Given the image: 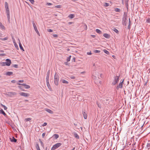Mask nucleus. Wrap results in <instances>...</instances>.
<instances>
[{
  "mask_svg": "<svg viewBox=\"0 0 150 150\" xmlns=\"http://www.w3.org/2000/svg\"><path fill=\"white\" fill-rule=\"evenodd\" d=\"M59 81V76L57 73H56L54 76V83L57 86L58 85Z\"/></svg>",
  "mask_w": 150,
  "mask_h": 150,
  "instance_id": "nucleus-1",
  "label": "nucleus"
},
{
  "mask_svg": "<svg viewBox=\"0 0 150 150\" xmlns=\"http://www.w3.org/2000/svg\"><path fill=\"white\" fill-rule=\"evenodd\" d=\"M119 80V76H116L114 77V80L112 83V84L113 85H115L117 84Z\"/></svg>",
  "mask_w": 150,
  "mask_h": 150,
  "instance_id": "nucleus-2",
  "label": "nucleus"
},
{
  "mask_svg": "<svg viewBox=\"0 0 150 150\" xmlns=\"http://www.w3.org/2000/svg\"><path fill=\"white\" fill-rule=\"evenodd\" d=\"M62 145V144L60 143H57L54 144L52 148L51 149L54 150L58 148Z\"/></svg>",
  "mask_w": 150,
  "mask_h": 150,
  "instance_id": "nucleus-3",
  "label": "nucleus"
},
{
  "mask_svg": "<svg viewBox=\"0 0 150 150\" xmlns=\"http://www.w3.org/2000/svg\"><path fill=\"white\" fill-rule=\"evenodd\" d=\"M123 81L124 80L122 81L121 80V81L119 84L117 86L116 88L118 90L119 88H122Z\"/></svg>",
  "mask_w": 150,
  "mask_h": 150,
  "instance_id": "nucleus-4",
  "label": "nucleus"
},
{
  "mask_svg": "<svg viewBox=\"0 0 150 150\" xmlns=\"http://www.w3.org/2000/svg\"><path fill=\"white\" fill-rule=\"evenodd\" d=\"M33 27L34 28L35 31H36V32L37 34H38L39 36H40V34L39 33L37 29L36 26L35 25V23L34 22H33Z\"/></svg>",
  "mask_w": 150,
  "mask_h": 150,
  "instance_id": "nucleus-5",
  "label": "nucleus"
},
{
  "mask_svg": "<svg viewBox=\"0 0 150 150\" xmlns=\"http://www.w3.org/2000/svg\"><path fill=\"white\" fill-rule=\"evenodd\" d=\"M19 94L21 96L25 97H28L30 95L29 93L24 92H21L19 93Z\"/></svg>",
  "mask_w": 150,
  "mask_h": 150,
  "instance_id": "nucleus-6",
  "label": "nucleus"
},
{
  "mask_svg": "<svg viewBox=\"0 0 150 150\" xmlns=\"http://www.w3.org/2000/svg\"><path fill=\"white\" fill-rule=\"evenodd\" d=\"M17 84L18 85H21L24 86L26 89H28L30 88V86L29 85H26L25 83L21 84L20 83H18Z\"/></svg>",
  "mask_w": 150,
  "mask_h": 150,
  "instance_id": "nucleus-7",
  "label": "nucleus"
},
{
  "mask_svg": "<svg viewBox=\"0 0 150 150\" xmlns=\"http://www.w3.org/2000/svg\"><path fill=\"white\" fill-rule=\"evenodd\" d=\"M5 7L6 12L9 11L8 4L7 2L5 3Z\"/></svg>",
  "mask_w": 150,
  "mask_h": 150,
  "instance_id": "nucleus-8",
  "label": "nucleus"
},
{
  "mask_svg": "<svg viewBox=\"0 0 150 150\" xmlns=\"http://www.w3.org/2000/svg\"><path fill=\"white\" fill-rule=\"evenodd\" d=\"M17 94V93L15 92H10L8 93V95L10 97H12L14 96H15Z\"/></svg>",
  "mask_w": 150,
  "mask_h": 150,
  "instance_id": "nucleus-9",
  "label": "nucleus"
},
{
  "mask_svg": "<svg viewBox=\"0 0 150 150\" xmlns=\"http://www.w3.org/2000/svg\"><path fill=\"white\" fill-rule=\"evenodd\" d=\"M5 62L6 63V66H9L11 63V61L10 59H7L6 60V62Z\"/></svg>",
  "mask_w": 150,
  "mask_h": 150,
  "instance_id": "nucleus-10",
  "label": "nucleus"
},
{
  "mask_svg": "<svg viewBox=\"0 0 150 150\" xmlns=\"http://www.w3.org/2000/svg\"><path fill=\"white\" fill-rule=\"evenodd\" d=\"M18 40L19 41V47H20V49L21 50H22L23 51H24V50L22 45L21 43L20 40L19 39H18Z\"/></svg>",
  "mask_w": 150,
  "mask_h": 150,
  "instance_id": "nucleus-11",
  "label": "nucleus"
},
{
  "mask_svg": "<svg viewBox=\"0 0 150 150\" xmlns=\"http://www.w3.org/2000/svg\"><path fill=\"white\" fill-rule=\"evenodd\" d=\"M45 110L47 112H48V113H49L50 114H52L53 113V111H52V110H50V109H47V108H46L45 109Z\"/></svg>",
  "mask_w": 150,
  "mask_h": 150,
  "instance_id": "nucleus-12",
  "label": "nucleus"
},
{
  "mask_svg": "<svg viewBox=\"0 0 150 150\" xmlns=\"http://www.w3.org/2000/svg\"><path fill=\"white\" fill-rule=\"evenodd\" d=\"M13 74V72L11 71H7L6 73V74L7 76H10Z\"/></svg>",
  "mask_w": 150,
  "mask_h": 150,
  "instance_id": "nucleus-13",
  "label": "nucleus"
},
{
  "mask_svg": "<svg viewBox=\"0 0 150 150\" xmlns=\"http://www.w3.org/2000/svg\"><path fill=\"white\" fill-rule=\"evenodd\" d=\"M11 142H16L17 141V139H15L13 137L12 138H10Z\"/></svg>",
  "mask_w": 150,
  "mask_h": 150,
  "instance_id": "nucleus-14",
  "label": "nucleus"
},
{
  "mask_svg": "<svg viewBox=\"0 0 150 150\" xmlns=\"http://www.w3.org/2000/svg\"><path fill=\"white\" fill-rule=\"evenodd\" d=\"M103 35L105 38H110V35L107 33L104 34Z\"/></svg>",
  "mask_w": 150,
  "mask_h": 150,
  "instance_id": "nucleus-15",
  "label": "nucleus"
},
{
  "mask_svg": "<svg viewBox=\"0 0 150 150\" xmlns=\"http://www.w3.org/2000/svg\"><path fill=\"white\" fill-rule=\"evenodd\" d=\"M83 117L85 119L87 118V115L86 112H83Z\"/></svg>",
  "mask_w": 150,
  "mask_h": 150,
  "instance_id": "nucleus-16",
  "label": "nucleus"
},
{
  "mask_svg": "<svg viewBox=\"0 0 150 150\" xmlns=\"http://www.w3.org/2000/svg\"><path fill=\"white\" fill-rule=\"evenodd\" d=\"M0 28L2 30H4L5 27L2 25V23L0 22Z\"/></svg>",
  "mask_w": 150,
  "mask_h": 150,
  "instance_id": "nucleus-17",
  "label": "nucleus"
},
{
  "mask_svg": "<svg viewBox=\"0 0 150 150\" xmlns=\"http://www.w3.org/2000/svg\"><path fill=\"white\" fill-rule=\"evenodd\" d=\"M0 113L3 114L4 115V116H6V114L3 111L2 109H1L0 110Z\"/></svg>",
  "mask_w": 150,
  "mask_h": 150,
  "instance_id": "nucleus-18",
  "label": "nucleus"
},
{
  "mask_svg": "<svg viewBox=\"0 0 150 150\" xmlns=\"http://www.w3.org/2000/svg\"><path fill=\"white\" fill-rule=\"evenodd\" d=\"M8 21H9L10 19L9 11L6 12Z\"/></svg>",
  "mask_w": 150,
  "mask_h": 150,
  "instance_id": "nucleus-19",
  "label": "nucleus"
},
{
  "mask_svg": "<svg viewBox=\"0 0 150 150\" xmlns=\"http://www.w3.org/2000/svg\"><path fill=\"white\" fill-rule=\"evenodd\" d=\"M74 17V14H70L68 16V17L70 19L73 18Z\"/></svg>",
  "mask_w": 150,
  "mask_h": 150,
  "instance_id": "nucleus-20",
  "label": "nucleus"
},
{
  "mask_svg": "<svg viewBox=\"0 0 150 150\" xmlns=\"http://www.w3.org/2000/svg\"><path fill=\"white\" fill-rule=\"evenodd\" d=\"M47 86L50 90L51 89V86L50 84L49 81L46 82Z\"/></svg>",
  "mask_w": 150,
  "mask_h": 150,
  "instance_id": "nucleus-21",
  "label": "nucleus"
},
{
  "mask_svg": "<svg viewBox=\"0 0 150 150\" xmlns=\"http://www.w3.org/2000/svg\"><path fill=\"white\" fill-rule=\"evenodd\" d=\"M39 141L41 143V145L42 146V147H44V144L42 141L40 139H39Z\"/></svg>",
  "mask_w": 150,
  "mask_h": 150,
  "instance_id": "nucleus-22",
  "label": "nucleus"
},
{
  "mask_svg": "<svg viewBox=\"0 0 150 150\" xmlns=\"http://www.w3.org/2000/svg\"><path fill=\"white\" fill-rule=\"evenodd\" d=\"M49 75L48 74H47V76H46V82L49 81Z\"/></svg>",
  "mask_w": 150,
  "mask_h": 150,
  "instance_id": "nucleus-23",
  "label": "nucleus"
},
{
  "mask_svg": "<svg viewBox=\"0 0 150 150\" xmlns=\"http://www.w3.org/2000/svg\"><path fill=\"white\" fill-rule=\"evenodd\" d=\"M96 31L97 33L99 34H101V31L98 29H96Z\"/></svg>",
  "mask_w": 150,
  "mask_h": 150,
  "instance_id": "nucleus-24",
  "label": "nucleus"
},
{
  "mask_svg": "<svg viewBox=\"0 0 150 150\" xmlns=\"http://www.w3.org/2000/svg\"><path fill=\"white\" fill-rule=\"evenodd\" d=\"M62 82L64 83L68 84L69 83V82L68 81L65 80H62Z\"/></svg>",
  "mask_w": 150,
  "mask_h": 150,
  "instance_id": "nucleus-25",
  "label": "nucleus"
},
{
  "mask_svg": "<svg viewBox=\"0 0 150 150\" xmlns=\"http://www.w3.org/2000/svg\"><path fill=\"white\" fill-rule=\"evenodd\" d=\"M53 136L54 137V138L56 139H57L59 137V135L58 134H55L53 135Z\"/></svg>",
  "mask_w": 150,
  "mask_h": 150,
  "instance_id": "nucleus-26",
  "label": "nucleus"
},
{
  "mask_svg": "<svg viewBox=\"0 0 150 150\" xmlns=\"http://www.w3.org/2000/svg\"><path fill=\"white\" fill-rule=\"evenodd\" d=\"M1 106L4 108L5 110H6L7 109V108L5 105L2 104H1Z\"/></svg>",
  "mask_w": 150,
  "mask_h": 150,
  "instance_id": "nucleus-27",
  "label": "nucleus"
},
{
  "mask_svg": "<svg viewBox=\"0 0 150 150\" xmlns=\"http://www.w3.org/2000/svg\"><path fill=\"white\" fill-rule=\"evenodd\" d=\"M14 46H15V48L17 50H19V48L18 47V45H17V43H14Z\"/></svg>",
  "mask_w": 150,
  "mask_h": 150,
  "instance_id": "nucleus-28",
  "label": "nucleus"
},
{
  "mask_svg": "<svg viewBox=\"0 0 150 150\" xmlns=\"http://www.w3.org/2000/svg\"><path fill=\"white\" fill-rule=\"evenodd\" d=\"M104 52L106 54H109V52L106 50L104 49L103 50Z\"/></svg>",
  "mask_w": 150,
  "mask_h": 150,
  "instance_id": "nucleus-29",
  "label": "nucleus"
},
{
  "mask_svg": "<svg viewBox=\"0 0 150 150\" xmlns=\"http://www.w3.org/2000/svg\"><path fill=\"white\" fill-rule=\"evenodd\" d=\"M71 57V56L70 55L69 57H67V62H68L70 61Z\"/></svg>",
  "mask_w": 150,
  "mask_h": 150,
  "instance_id": "nucleus-30",
  "label": "nucleus"
},
{
  "mask_svg": "<svg viewBox=\"0 0 150 150\" xmlns=\"http://www.w3.org/2000/svg\"><path fill=\"white\" fill-rule=\"evenodd\" d=\"M74 136L77 139H79V137L78 135L76 133H75L74 134Z\"/></svg>",
  "mask_w": 150,
  "mask_h": 150,
  "instance_id": "nucleus-31",
  "label": "nucleus"
},
{
  "mask_svg": "<svg viewBox=\"0 0 150 150\" xmlns=\"http://www.w3.org/2000/svg\"><path fill=\"white\" fill-rule=\"evenodd\" d=\"M1 65L2 66L6 65V63L5 62H2L0 63Z\"/></svg>",
  "mask_w": 150,
  "mask_h": 150,
  "instance_id": "nucleus-32",
  "label": "nucleus"
},
{
  "mask_svg": "<svg viewBox=\"0 0 150 150\" xmlns=\"http://www.w3.org/2000/svg\"><path fill=\"white\" fill-rule=\"evenodd\" d=\"M113 31H115V33H118V32H119V31H118V30L116 28H114V29H113Z\"/></svg>",
  "mask_w": 150,
  "mask_h": 150,
  "instance_id": "nucleus-33",
  "label": "nucleus"
},
{
  "mask_svg": "<svg viewBox=\"0 0 150 150\" xmlns=\"http://www.w3.org/2000/svg\"><path fill=\"white\" fill-rule=\"evenodd\" d=\"M115 11L117 12H120V9L118 8H115Z\"/></svg>",
  "mask_w": 150,
  "mask_h": 150,
  "instance_id": "nucleus-34",
  "label": "nucleus"
},
{
  "mask_svg": "<svg viewBox=\"0 0 150 150\" xmlns=\"http://www.w3.org/2000/svg\"><path fill=\"white\" fill-rule=\"evenodd\" d=\"M94 52L95 53H99L100 52V51L97 50H95L94 51Z\"/></svg>",
  "mask_w": 150,
  "mask_h": 150,
  "instance_id": "nucleus-35",
  "label": "nucleus"
},
{
  "mask_svg": "<svg viewBox=\"0 0 150 150\" xmlns=\"http://www.w3.org/2000/svg\"><path fill=\"white\" fill-rule=\"evenodd\" d=\"M129 0H125V5H126V6L127 7L128 6V2Z\"/></svg>",
  "mask_w": 150,
  "mask_h": 150,
  "instance_id": "nucleus-36",
  "label": "nucleus"
},
{
  "mask_svg": "<svg viewBox=\"0 0 150 150\" xmlns=\"http://www.w3.org/2000/svg\"><path fill=\"white\" fill-rule=\"evenodd\" d=\"M36 147L37 150L40 149L38 144H36Z\"/></svg>",
  "mask_w": 150,
  "mask_h": 150,
  "instance_id": "nucleus-37",
  "label": "nucleus"
},
{
  "mask_svg": "<svg viewBox=\"0 0 150 150\" xmlns=\"http://www.w3.org/2000/svg\"><path fill=\"white\" fill-rule=\"evenodd\" d=\"M62 6H61L60 5H57L55 6V7L57 8H61Z\"/></svg>",
  "mask_w": 150,
  "mask_h": 150,
  "instance_id": "nucleus-38",
  "label": "nucleus"
},
{
  "mask_svg": "<svg viewBox=\"0 0 150 150\" xmlns=\"http://www.w3.org/2000/svg\"><path fill=\"white\" fill-rule=\"evenodd\" d=\"M8 39V38L7 37H6L5 38H1V39L2 40H7Z\"/></svg>",
  "mask_w": 150,
  "mask_h": 150,
  "instance_id": "nucleus-39",
  "label": "nucleus"
},
{
  "mask_svg": "<svg viewBox=\"0 0 150 150\" xmlns=\"http://www.w3.org/2000/svg\"><path fill=\"white\" fill-rule=\"evenodd\" d=\"M130 19H129V25L128 26V29H129L130 28Z\"/></svg>",
  "mask_w": 150,
  "mask_h": 150,
  "instance_id": "nucleus-40",
  "label": "nucleus"
},
{
  "mask_svg": "<svg viewBox=\"0 0 150 150\" xmlns=\"http://www.w3.org/2000/svg\"><path fill=\"white\" fill-rule=\"evenodd\" d=\"M109 6V4L107 3H105L104 4V6Z\"/></svg>",
  "mask_w": 150,
  "mask_h": 150,
  "instance_id": "nucleus-41",
  "label": "nucleus"
},
{
  "mask_svg": "<svg viewBox=\"0 0 150 150\" xmlns=\"http://www.w3.org/2000/svg\"><path fill=\"white\" fill-rule=\"evenodd\" d=\"M18 87L22 91H24V90L23 89V87L21 86H18Z\"/></svg>",
  "mask_w": 150,
  "mask_h": 150,
  "instance_id": "nucleus-42",
  "label": "nucleus"
},
{
  "mask_svg": "<svg viewBox=\"0 0 150 150\" xmlns=\"http://www.w3.org/2000/svg\"><path fill=\"white\" fill-rule=\"evenodd\" d=\"M31 118H25V120L26 121H29L30 120H31Z\"/></svg>",
  "mask_w": 150,
  "mask_h": 150,
  "instance_id": "nucleus-43",
  "label": "nucleus"
},
{
  "mask_svg": "<svg viewBox=\"0 0 150 150\" xmlns=\"http://www.w3.org/2000/svg\"><path fill=\"white\" fill-rule=\"evenodd\" d=\"M146 22L148 23H150V18H149L147 19Z\"/></svg>",
  "mask_w": 150,
  "mask_h": 150,
  "instance_id": "nucleus-44",
  "label": "nucleus"
},
{
  "mask_svg": "<svg viewBox=\"0 0 150 150\" xmlns=\"http://www.w3.org/2000/svg\"><path fill=\"white\" fill-rule=\"evenodd\" d=\"M29 1L30 2V3L32 4H33L34 3V0H29Z\"/></svg>",
  "mask_w": 150,
  "mask_h": 150,
  "instance_id": "nucleus-45",
  "label": "nucleus"
},
{
  "mask_svg": "<svg viewBox=\"0 0 150 150\" xmlns=\"http://www.w3.org/2000/svg\"><path fill=\"white\" fill-rule=\"evenodd\" d=\"M47 31L49 32H52L53 31L51 29H48L47 30Z\"/></svg>",
  "mask_w": 150,
  "mask_h": 150,
  "instance_id": "nucleus-46",
  "label": "nucleus"
},
{
  "mask_svg": "<svg viewBox=\"0 0 150 150\" xmlns=\"http://www.w3.org/2000/svg\"><path fill=\"white\" fill-rule=\"evenodd\" d=\"M12 39L13 41V42L14 44L15 43H16L15 40L14 38L13 37H12Z\"/></svg>",
  "mask_w": 150,
  "mask_h": 150,
  "instance_id": "nucleus-47",
  "label": "nucleus"
},
{
  "mask_svg": "<svg viewBox=\"0 0 150 150\" xmlns=\"http://www.w3.org/2000/svg\"><path fill=\"white\" fill-rule=\"evenodd\" d=\"M47 123L46 122H45L43 124V125H42V126L43 127L46 126V125H47Z\"/></svg>",
  "mask_w": 150,
  "mask_h": 150,
  "instance_id": "nucleus-48",
  "label": "nucleus"
},
{
  "mask_svg": "<svg viewBox=\"0 0 150 150\" xmlns=\"http://www.w3.org/2000/svg\"><path fill=\"white\" fill-rule=\"evenodd\" d=\"M13 67L16 68L18 67V65L17 64H14L13 65Z\"/></svg>",
  "mask_w": 150,
  "mask_h": 150,
  "instance_id": "nucleus-49",
  "label": "nucleus"
},
{
  "mask_svg": "<svg viewBox=\"0 0 150 150\" xmlns=\"http://www.w3.org/2000/svg\"><path fill=\"white\" fill-rule=\"evenodd\" d=\"M46 4L48 6H50L52 5V4L50 3H47Z\"/></svg>",
  "mask_w": 150,
  "mask_h": 150,
  "instance_id": "nucleus-50",
  "label": "nucleus"
},
{
  "mask_svg": "<svg viewBox=\"0 0 150 150\" xmlns=\"http://www.w3.org/2000/svg\"><path fill=\"white\" fill-rule=\"evenodd\" d=\"M24 82V81L23 80H19L18 81V82L19 83H23Z\"/></svg>",
  "mask_w": 150,
  "mask_h": 150,
  "instance_id": "nucleus-51",
  "label": "nucleus"
},
{
  "mask_svg": "<svg viewBox=\"0 0 150 150\" xmlns=\"http://www.w3.org/2000/svg\"><path fill=\"white\" fill-rule=\"evenodd\" d=\"M70 78L72 79H75V77L74 76H71L70 77Z\"/></svg>",
  "mask_w": 150,
  "mask_h": 150,
  "instance_id": "nucleus-52",
  "label": "nucleus"
},
{
  "mask_svg": "<svg viewBox=\"0 0 150 150\" xmlns=\"http://www.w3.org/2000/svg\"><path fill=\"white\" fill-rule=\"evenodd\" d=\"M53 35L54 37L55 38L57 37L58 36L56 34H53Z\"/></svg>",
  "mask_w": 150,
  "mask_h": 150,
  "instance_id": "nucleus-53",
  "label": "nucleus"
},
{
  "mask_svg": "<svg viewBox=\"0 0 150 150\" xmlns=\"http://www.w3.org/2000/svg\"><path fill=\"white\" fill-rule=\"evenodd\" d=\"M87 54L88 55H90L92 53H91V52H87Z\"/></svg>",
  "mask_w": 150,
  "mask_h": 150,
  "instance_id": "nucleus-54",
  "label": "nucleus"
},
{
  "mask_svg": "<svg viewBox=\"0 0 150 150\" xmlns=\"http://www.w3.org/2000/svg\"><path fill=\"white\" fill-rule=\"evenodd\" d=\"M45 133H42V137L43 138H44V136H45Z\"/></svg>",
  "mask_w": 150,
  "mask_h": 150,
  "instance_id": "nucleus-55",
  "label": "nucleus"
},
{
  "mask_svg": "<svg viewBox=\"0 0 150 150\" xmlns=\"http://www.w3.org/2000/svg\"><path fill=\"white\" fill-rule=\"evenodd\" d=\"M84 25L85 27V29L86 30L87 29V26L85 24Z\"/></svg>",
  "mask_w": 150,
  "mask_h": 150,
  "instance_id": "nucleus-56",
  "label": "nucleus"
},
{
  "mask_svg": "<svg viewBox=\"0 0 150 150\" xmlns=\"http://www.w3.org/2000/svg\"><path fill=\"white\" fill-rule=\"evenodd\" d=\"M97 104L99 108H101V106L99 103H97Z\"/></svg>",
  "mask_w": 150,
  "mask_h": 150,
  "instance_id": "nucleus-57",
  "label": "nucleus"
},
{
  "mask_svg": "<svg viewBox=\"0 0 150 150\" xmlns=\"http://www.w3.org/2000/svg\"><path fill=\"white\" fill-rule=\"evenodd\" d=\"M16 81L14 80H13L11 81V82L12 83H15Z\"/></svg>",
  "mask_w": 150,
  "mask_h": 150,
  "instance_id": "nucleus-58",
  "label": "nucleus"
},
{
  "mask_svg": "<svg viewBox=\"0 0 150 150\" xmlns=\"http://www.w3.org/2000/svg\"><path fill=\"white\" fill-rule=\"evenodd\" d=\"M73 23V22H69L68 23V24L69 25H71V24H72Z\"/></svg>",
  "mask_w": 150,
  "mask_h": 150,
  "instance_id": "nucleus-59",
  "label": "nucleus"
},
{
  "mask_svg": "<svg viewBox=\"0 0 150 150\" xmlns=\"http://www.w3.org/2000/svg\"><path fill=\"white\" fill-rule=\"evenodd\" d=\"M64 64L66 65H68V63L67 62H65L64 63Z\"/></svg>",
  "mask_w": 150,
  "mask_h": 150,
  "instance_id": "nucleus-60",
  "label": "nucleus"
},
{
  "mask_svg": "<svg viewBox=\"0 0 150 150\" xmlns=\"http://www.w3.org/2000/svg\"><path fill=\"white\" fill-rule=\"evenodd\" d=\"M50 70H49L48 72H47V74H48L49 75H50Z\"/></svg>",
  "mask_w": 150,
  "mask_h": 150,
  "instance_id": "nucleus-61",
  "label": "nucleus"
},
{
  "mask_svg": "<svg viewBox=\"0 0 150 150\" xmlns=\"http://www.w3.org/2000/svg\"><path fill=\"white\" fill-rule=\"evenodd\" d=\"M91 36L93 37V38H95V35H91Z\"/></svg>",
  "mask_w": 150,
  "mask_h": 150,
  "instance_id": "nucleus-62",
  "label": "nucleus"
},
{
  "mask_svg": "<svg viewBox=\"0 0 150 150\" xmlns=\"http://www.w3.org/2000/svg\"><path fill=\"white\" fill-rule=\"evenodd\" d=\"M75 149V147H74L71 150H74Z\"/></svg>",
  "mask_w": 150,
  "mask_h": 150,
  "instance_id": "nucleus-63",
  "label": "nucleus"
},
{
  "mask_svg": "<svg viewBox=\"0 0 150 150\" xmlns=\"http://www.w3.org/2000/svg\"><path fill=\"white\" fill-rule=\"evenodd\" d=\"M85 73V72L84 71H83V72H81V74H83V73Z\"/></svg>",
  "mask_w": 150,
  "mask_h": 150,
  "instance_id": "nucleus-64",
  "label": "nucleus"
}]
</instances>
